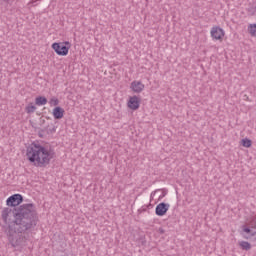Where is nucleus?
I'll use <instances>...</instances> for the list:
<instances>
[{"label": "nucleus", "mask_w": 256, "mask_h": 256, "mask_svg": "<svg viewBox=\"0 0 256 256\" xmlns=\"http://www.w3.org/2000/svg\"><path fill=\"white\" fill-rule=\"evenodd\" d=\"M23 203V195L14 194L7 198L6 205L1 212V218L8 225L6 235L12 247H25L29 234L35 231L39 223V215L35 204Z\"/></svg>", "instance_id": "f257e3e1"}, {"label": "nucleus", "mask_w": 256, "mask_h": 256, "mask_svg": "<svg viewBox=\"0 0 256 256\" xmlns=\"http://www.w3.org/2000/svg\"><path fill=\"white\" fill-rule=\"evenodd\" d=\"M26 157L35 167H46L54 159L55 151L49 146L33 142L26 148Z\"/></svg>", "instance_id": "f03ea898"}, {"label": "nucleus", "mask_w": 256, "mask_h": 256, "mask_svg": "<svg viewBox=\"0 0 256 256\" xmlns=\"http://www.w3.org/2000/svg\"><path fill=\"white\" fill-rule=\"evenodd\" d=\"M53 51L57 55H60L61 57H65L69 55V49H71V42L64 41V42H54L51 46Z\"/></svg>", "instance_id": "7ed1b4c3"}, {"label": "nucleus", "mask_w": 256, "mask_h": 256, "mask_svg": "<svg viewBox=\"0 0 256 256\" xmlns=\"http://www.w3.org/2000/svg\"><path fill=\"white\" fill-rule=\"evenodd\" d=\"M241 235L244 239H247L248 241H256V231H251V228L247 227V225L242 226Z\"/></svg>", "instance_id": "20e7f679"}, {"label": "nucleus", "mask_w": 256, "mask_h": 256, "mask_svg": "<svg viewBox=\"0 0 256 256\" xmlns=\"http://www.w3.org/2000/svg\"><path fill=\"white\" fill-rule=\"evenodd\" d=\"M170 207L171 205L169 203L161 202L156 206L155 214L158 217H163L164 215H167V211H169Z\"/></svg>", "instance_id": "39448f33"}, {"label": "nucleus", "mask_w": 256, "mask_h": 256, "mask_svg": "<svg viewBox=\"0 0 256 256\" xmlns=\"http://www.w3.org/2000/svg\"><path fill=\"white\" fill-rule=\"evenodd\" d=\"M128 108L132 109V111H137L139 107H141V98L139 96H131L128 100Z\"/></svg>", "instance_id": "423d86ee"}, {"label": "nucleus", "mask_w": 256, "mask_h": 256, "mask_svg": "<svg viewBox=\"0 0 256 256\" xmlns=\"http://www.w3.org/2000/svg\"><path fill=\"white\" fill-rule=\"evenodd\" d=\"M211 37L216 41H220V39H223V37H225V31H223L221 27L215 26L211 29Z\"/></svg>", "instance_id": "0eeeda50"}, {"label": "nucleus", "mask_w": 256, "mask_h": 256, "mask_svg": "<svg viewBox=\"0 0 256 256\" xmlns=\"http://www.w3.org/2000/svg\"><path fill=\"white\" fill-rule=\"evenodd\" d=\"M130 89H132L133 93H142V91L145 89V84H143L141 81L134 80L130 84Z\"/></svg>", "instance_id": "6e6552de"}, {"label": "nucleus", "mask_w": 256, "mask_h": 256, "mask_svg": "<svg viewBox=\"0 0 256 256\" xmlns=\"http://www.w3.org/2000/svg\"><path fill=\"white\" fill-rule=\"evenodd\" d=\"M52 115H53L54 119L59 121V120L63 119V117L65 116V109H63L60 106H56L52 111Z\"/></svg>", "instance_id": "1a4fd4ad"}, {"label": "nucleus", "mask_w": 256, "mask_h": 256, "mask_svg": "<svg viewBox=\"0 0 256 256\" xmlns=\"http://www.w3.org/2000/svg\"><path fill=\"white\" fill-rule=\"evenodd\" d=\"M35 103L38 107H41V105H47V98L45 96H38L35 99Z\"/></svg>", "instance_id": "9d476101"}, {"label": "nucleus", "mask_w": 256, "mask_h": 256, "mask_svg": "<svg viewBox=\"0 0 256 256\" xmlns=\"http://www.w3.org/2000/svg\"><path fill=\"white\" fill-rule=\"evenodd\" d=\"M239 247L243 250V251H251V243L247 242V241H240L239 242Z\"/></svg>", "instance_id": "9b49d317"}, {"label": "nucleus", "mask_w": 256, "mask_h": 256, "mask_svg": "<svg viewBox=\"0 0 256 256\" xmlns=\"http://www.w3.org/2000/svg\"><path fill=\"white\" fill-rule=\"evenodd\" d=\"M161 191H162V194L158 198L159 201H161V199H163V197H165L167 195V190H165V189H162V190L161 189H157L156 191L151 193V197L154 198L155 195H157V193H161Z\"/></svg>", "instance_id": "f8f14e48"}, {"label": "nucleus", "mask_w": 256, "mask_h": 256, "mask_svg": "<svg viewBox=\"0 0 256 256\" xmlns=\"http://www.w3.org/2000/svg\"><path fill=\"white\" fill-rule=\"evenodd\" d=\"M248 33H250V35L252 37H256V24H250L248 27Z\"/></svg>", "instance_id": "ddd939ff"}, {"label": "nucleus", "mask_w": 256, "mask_h": 256, "mask_svg": "<svg viewBox=\"0 0 256 256\" xmlns=\"http://www.w3.org/2000/svg\"><path fill=\"white\" fill-rule=\"evenodd\" d=\"M25 111L28 114L35 113V111H37V107L33 104H29L28 106H26Z\"/></svg>", "instance_id": "4468645a"}, {"label": "nucleus", "mask_w": 256, "mask_h": 256, "mask_svg": "<svg viewBox=\"0 0 256 256\" xmlns=\"http://www.w3.org/2000/svg\"><path fill=\"white\" fill-rule=\"evenodd\" d=\"M51 107H57L59 105V99L56 97H52L49 101Z\"/></svg>", "instance_id": "2eb2a0df"}, {"label": "nucleus", "mask_w": 256, "mask_h": 256, "mask_svg": "<svg viewBox=\"0 0 256 256\" xmlns=\"http://www.w3.org/2000/svg\"><path fill=\"white\" fill-rule=\"evenodd\" d=\"M251 145H252L251 140H249L247 138L242 139V147L249 148V147H251Z\"/></svg>", "instance_id": "dca6fc26"}, {"label": "nucleus", "mask_w": 256, "mask_h": 256, "mask_svg": "<svg viewBox=\"0 0 256 256\" xmlns=\"http://www.w3.org/2000/svg\"><path fill=\"white\" fill-rule=\"evenodd\" d=\"M142 211H147V207L142 208Z\"/></svg>", "instance_id": "f3484780"}, {"label": "nucleus", "mask_w": 256, "mask_h": 256, "mask_svg": "<svg viewBox=\"0 0 256 256\" xmlns=\"http://www.w3.org/2000/svg\"><path fill=\"white\" fill-rule=\"evenodd\" d=\"M252 229H256V223L254 224V226H252Z\"/></svg>", "instance_id": "a211bd4d"}, {"label": "nucleus", "mask_w": 256, "mask_h": 256, "mask_svg": "<svg viewBox=\"0 0 256 256\" xmlns=\"http://www.w3.org/2000/svg\"><path fill=\"white\" fill-rule=\"evenodd\" d=\"M160 233H165V231H163V229H160Z\"/></svg>", "instance_id": "6ab92c4d"}, {"label": "nucleus", "mask_w": 256, "mask_h": 256, "mask_svg": "<svg viewBox=\"0 0 256 256\" xmlns=\"http://www.w3.org/2000/svg\"><path fill=\"white\" fill-rule=\"evenodd\" d=\"M51 132H52V133H55V128H53Z\"/></svg>", "instance_id": "aec40b11"}, {"label": "nucleus", "mask_w": 256, "mask_h": 256, "mask_svg": "<svg viewBox=\"0 0 256 256\" xmlns=\"http://www.w3.org/2000/svg\"><path fill=\"white\" fill-rule=\"evenodd\" d=\"M40 137H43V135L40 134Z\"/></svg>", "instance_id": "412c9836"}]
</instances>
